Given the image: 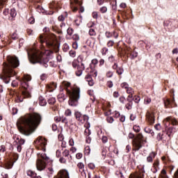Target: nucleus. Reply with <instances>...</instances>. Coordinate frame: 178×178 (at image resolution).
I'll return each mask as SVG.
<instances>
[{
	"label": "nucleus",
	"instance_id": "16",
	"mask_svg": "<svg viewBox=\"0 0 178 178\" xmlns=\"http://www.w3.org/2000/svg\"><path fill=\"white\" fill-rule=\"evenodd\" d=\"M145 172H137L135 175H131L129 178H144Z\"/></svg>",
	"mask_w": 178,
	"mask_h": 178
},
{
	"label": "nucleus",
	"instance_id": "61",
	"mask_svg": "<svg viewBox=\"0 0 178 178\" xmlns=\"http://www.w3.org/2000/svg\"><path fill=\"white\" fill-rule=\"evenodd\" d=\"M151 170L153 173H156V172H158V167H154L153 165V168L151 169Z\"/></svg>",
	"mask_w": 178,
	"mask_h": 178
},
{
	"label": "nucleus",
	"instance_id": "30",
	"mask_svg": "<svg viewBox=\"0 0 178 178\" xmlns=\"http://www.w3.org/2000/svg\"><path fill=\"white\" fill-rule=\"evenodd\" d=\"M127 94H130L129 95H133V94H134V90H133V88L128 87V88H127Z\"/></svg>",
	"mask_w": 178,
	"mask_h": 178
},
{
	"label": "nucleus",
	"instance_id": "42",
	"mask_svg": "<svg viewBox=\"0 0 178 178\" xmlns=\"http://www.w3.org/2000/svg\"><path fill=\"white\" fill-rule=\"evenodd\" d=\"M11 38L12 40H16L19 38V37L17 36V34L16 33H13L11 35Z\"/></svg>",
	"mask_w": 178,
	"mask_h": 178
},
{
	"label": "nucleus",
	"instance_id": "41",
	"mask_svg": "<svg viewBox=\"0 0 178 178\" xmlns=\"http://www.w3.org/2000/svg\"><path fill=\"white\" fill-rule=\"evenodd\" d=\"M63 156L67 157L70 155V152L68 149H65L64 152H63Z\"/></svg>",
	"mask_w": 178,
	"mask_h": 178
},
{
	"label": "nucleus",
	"instance_id": "3",
	"mask_svg": "<svg viewBox=\"0 0 178 178\" xmlns=\"http://www.w3.org/2000/svg\"><path fill=\"white\" fill-rule=\"evenodd\" d=\"M27 54L29 62L32 65L40 63V65H42L44 67H48L47 63L49 62V60L48 58H42V54H41L40 51L34 48L29 49L27 50Z\"/></svg>",
	"mask_w": 178,
	"mask_h": 178
},
{
	"label": "nucleus",
	"instance_id": "34",
	"mask_svg": "<svg viewBox=\"0 0 178 178\" xmlns=\"http://www.w3.org/2000/svg\"><path fill=\"white\" fill-rule=\"evenodd\" d=\"M133 129L134 131H136V133H140V130H141V129L140 128V126H137V125H134Z\"/></svg>",
	"mask_w": 178,
	"mask_h": 178
},
{
	"label": "nucleus",
	"instance_id": "9",
	"mask_svg": "<svg viewBox=\"0 0 178 178\" xmlns=\"http://www.w3.org/2000/svg\"><path fill=\"white\" fill-rule=\"evenodd\" d=\"M72 67H74V69H76V71L75 72L76 76L80 77V76L83 74V70H81V66L79 65V63L76 60H74L72 62Z\"/></svg>",
	"mask_w": 178,
	"mask_h": 178
},
{
	"label": "nucleus",
	"instance_id": "45",
	"mask_svg": "<svg viewBox=\"0 0 178 178\" xmlns=\"http://www.w3.org/2000/svg\"><path fill=\"white\" fill-rule=\"evenodd\" d=\"M29 23H30V24H34V23H35V19L33 17H31L29 19Z\"/></svg>",
	"mask_w": 178,
	"mask_h": 178
},
{
	"label": "nucleus",
	"instance_id": "58",
	"mask_svg": "<svg viewBox=\"0 0 178 178\" xmlns=\"http://www.w3.org/2000/svg\"><path fill=\"white\" fill-rule=\"evenodd\" d=\"M115 44V42L112 40H109L107 43L108 47H113V44Z\"/></svg>",
	"mask_w": 178,
	"mask_h": 178
},
{
	"label": "nucleus",
	"instance_id": "35",
	"mask_svg": "<svg viewBox=\"0 0 178 178\" xmlns=\"http://www.w3.org/2000/svg\"><path fill=\"white\" fill-rule=\"evenodd\" d=\"M83 60H84V57H83V56H79L76 59V61L78 62V63H81Z\"/></svg>",
	"mask_w": 178,
	"mask_h": 178
},
{
	"label": "nucleus",
	"instance_id": "33",
	"mask_svg": "<svg viewBox=\"0 0 178 178\" xmlns=\"http://www.w3.org/2000/svg\"><path fill=\"white\" fill-rule=\"evenodd\" d=\"M63 51L64 52H67V51H69V44L65 43V44H63Z\"/></svg>",
	"mask_w": 178,
	"mask_h": 178
},
{
	"label": "nucleus",
	"instance_id": "11",
	"mask_svg": "<svg viewBox=\"0 0 178 178\" xmlns=\"http://www.w3.org/2000/svg\"><path fill=\"white\" fill-rule=\"evenodd\" d=\"M57 178H70L69 177V172L66 170H61L58 173Z\"/></svg>",
	"mask_w": 178,
	"mask_h": 178
},
{
	"label": "nucleus",
	"instance_id": "48",
	"mask_svg": "<svg viewBox=\"0 0 178 178\" xmlns=\"http://www.w3.org/2000/svg\"><path fill=\"white\" fill-rule=\"evenodd\" d=\"M10 13V10L8 8H6L3 10V14L4 16H8Z\"/></svg>",
	"mask_w": 178,
	"mask_h": 178
},
{
	"label": "nucleus",
	"instance_id": "22",
	"mask_svg": "<svg viewBox=\"0 0 178 178\" xmlns=\"http://www.w3.org/2000/svg\"><path fill=\"white\" fill-rule=\"evenodd\" d=\"M47 102L49 105H54L55 102H56V99H55V97H50L48 99Z\"/></svg>",
	"mask_w": 178,
	"mask_h": 178
},
{
	"label": "nucleus",
	"instance_id": "43",
	"mask_svg": "<svg viewBox=\"0 0 178 178\" xmlns=\"http://www.w3.org/2000/svg\"><path fill=\"white\" fill-rule=\"evenodd\" d=\"M161 173H162V176H161V178H169L168 177V175H166V170H161Z\"/></svg>",
	"mask_w": 178,
	"mask_h": 178
},
{
	"label": "nucleus",
	"instance_id": "25",
	"mask_svg": "<svg viewBox=\"0 0 178 178\" xmlns=\"http://www.w3.org/2000/svg\"><path fill=\"white\" fill-rule=\"evenodd\" d=\"M156 140H158L159 141H162V140H163V132L159 133L157 134Z\"/></svg>",
	"mask_w": 178,
	"mask_h": 178
},
{
	"label": "nucleus",
	"instance_id": "47",
	"mask_svg": "<svg viewBox=\"0 0 178 178\" xmlns=\"http://www.w3.org/2000/svg\"><path fill=\"white\" fill-rule=\"evenodd\" d=\"M113 76V72L112 71H108L106 73V77H108L109 79H111V77H112Z\"/></svg>",
	"mask_w": 178,
	"mask_h": 178
},
{
	"label": "nucleus",
	"instance_id": "24",
	"mask_svg": "<svg viewBox=\"0 0 178 178\" xmlns=\"http://www.w3.org/2000/svg\"><path fill=\"white\" fill-rule=\"evenodd\" d=\"M173 130H175V128H173L172 127H168L167 129V134L169 137H170V134L173 133Z\"/></svg>",
	"mask_w": 178,
	"mask_h": 178
},
{
	"label": "nucleus",
	"instance_id": "27",
	"mask_svg": "<svg viewBox=\"0 0 178 178\" xmlns=\"http://www.w3.org/2000/svg\"><path fill=\"white\" fill-rule=\"evenodd\" d=\"M123 72H124V70H123V67H120L116 70V73H118L119 75L123 74Z\"/></svg>",
	"mask_w": 178,
	"mask_h": 178
},
{
	"label": "nucleus",
	"instance_id": "40",
	"mask_svg": "<svg viewBox=\"0 0 178 178\" xmlns=\"http://www.w3.org/2000/svg\"><path fill=\"white\" fill-rule=\"evenodd\" d=\"M23 44H24V39L21 38L19 40V47L22 48V47H23Z\"/></svg>",
	"mask_w": 178,
	"mask_h": 178
},
{
	"label": "nucleus",
	"instance_id": "14",
	"mask_svg": "<svg viewBox=\"0 0 178 178\" xmlns=\"http://www.w3.org/2000/svg\"><path fill=\"white\" fill-rule=\"evenodd\" d=\"M172 104H175V99L172 100H170L169 99L164 100V106L166 108H172Z\"/></svg>",
	"mask_w": 178,
	"mask_h": 178
},
{
	"label": "nucleus",
	"instance_id": "57",
	"mask_svg": "<svg viewBox=\"0 0 178 178\" xmlns=\"http://www.w3.org/2000/svg\"><path fill=\"white\" fill-rule=\"evenodd\" d=\"M70 56H72V58H74V56H76V52L74 51L71 50L70 51Z\"/></svg>",
	"mask_w": 178,
	"mask_h": 178
},
{
	"label": "nucleus",
	"instance_id": "17",
	"mask_svg": "<svg viewBox=\"0 0 178 178\" xmlns=\"http://www.w3.org/2000/svg\"><path fill=\"white\" fill-rule=\"evenodd\" d=\"M155 156H156V153H155L154 152H151L147 158V161L152 162V161H153L154 158H155Z\"/></svg>",
	"mask_w": 178,
	"mask_h": 178
},
{
	"label": "nucleus",
	"instance_id": "26",
	"mask_svg": "<svg viewBox=\"0 0 178 178\" xmlns=\"http://www.w3.org/2000/svg\"><path fill=\"white\" fill-rule=\"evenodd\" d=\"M145 132L147 133V134H151L152 136H154V131H152V129H149V128H145Z\"/></svg>",
	"mask_w": 178,
	"mask_h": 178
},
{
	"label": "nucleus",
	"instance_id": "13",
	"mask_svg": "<svg viewBox=\"0 0 178 178\" xmlns=\"http://www.w3.org/2000/svg\"><path fill=\"white\" fill-rule=\"evenodd\" d=\"M3 168L8 170L12 169V168H13V162H12V161L10 160H6L3 163Z\"/></svg>",
	"mask_w": 178,
	"mask_h": 178
},
{
	"label": "nucleus",
	"instance_id": "29",
	"mask_svg": "<svg viewBox=\"0 0 178 178\" xmlns=\"http://www.w3.org/2000/svg\"><path fill=\"white\" fill-rule=\"evenodd\" d=\"M126 108L128 111H130V109H131L133 108V103L131 102H129L125 105Z\"/></svg>",
	"mask_w": 178,
	"mask_h": 178
},
{
	"label": "nucleus",
	"instance_id": "38",
	"mask_svg": "<svg viewBox=\"0 0 178 178\" xmlns=\"http://www.w3.org/2000/svg\"><path fill=\"white\" fill-rule=\"evenodd\" d=\"M121 87H122V88L127 89V88H129V83H127V82H124V83H121Z\"/></svg>",
	"mask_w": 178,
	"mask_h": 178
},
{
	"label": "nucleus",
	"instance_id": "20",
	"mask_svg": "<svg viewBox=\"0 0 178 178\" xmlns=\"http://www.w3.org/2000/svg\"><path fill=\"white\" fill-rule=\"evenodd\" d=\"M74 116L76 119V120H78L79 122H81V118L83 116V114H81V113L79 112V111H75L74 113Z\"/></svg>",
	"mask_w": 178,
	"mask_h": 178
},
{
	"label": "nucleus",
	"instance_id": "6",
	"mask_svg": "<svg viewBox=\"0 0 178 178\" xmlns=\"http://www.w3.org/2000/svg\"><path fill=\"white\" fill-rule=\"evenodd\" d=\"M38 158L36 168L39 172H42V170H44L47 168V163L44 161L47 162V161H49V157L45 153H39L38 154Z\"/></svg>",
	"mask_w": 178,
	"mask_h": 178
},
{
	"label": "nucleus",
	"instance_id": "1",
	"mask_svg": "<svg viewBox=\"0 0 178 178\" xmlns=\"http://www.w3.org/2000/svg\"><path fill=\"white\" fill-rule=\"evenodd\" d=\"M42 122V116L38 113H32L22 117L17 122L19 131L24 136H30Z\"/></svg>",
	"mask_w": 178,
	"mask_h": 178
},
{
	"label": "nucleus",
	"instance_id": "52",
	"mask_svg": "<svg viewBox=\"0 0 178 178\" xmlns=\"http://www.w3.org/2000/svg\"><path fill=\"white\" fill-rule=\"evenodd\" d=\"M92 16L93 19H98V13L93 12L92 14Z\"/></svg>",
	"mask_w": 178,
	"mask_h": 178
},
{
	"label": "nucleus",
	"instance_id": "21",
	"mask_svg": "<svg viewBox=\"0 0 178 178\" xmlns=\"http://www.w3.org/2000/svg\"><path fill=\"white\" fill-rule=\"evenodd\" d=\"M129 56L131 59H136V58L138 56V53L136 51H133L132 52L129 53Z\"/></svg>",
	"mask_w": 178,
	"mask_h": 178
},
{
	"label": "nucleus",
	"instance_id": "62",
	"mask_svg": "<svg viewBox=\"0 0 178 178\" xmlns=\"http://www.w3.org/2000/svg\"><path fill=\"white\" fill-rule=\"evenodd\" d=\"M145 102L146 105L151 104V98L145 99Z\"/></svg>",
	"mask_w": 178,
	"mask_h": 178
},
{
	"label": "nucleus",
	"instance_id": "56",
	"mask_svg": "<svg viewBox=\"0 0 178 178\" xmlns=\"http://www.w3.org/2000/svg\"><path fill=\"white\" fill-rule=\"evenodd\" d=\"M18 110L16 108H13L12 109V115H17Z\"/></svg>",
	"mask_w": 178,
	"mask_h": 178
},
{
	"label": "nucleus",
	"instance_id": "46",
	"mask_svg": "<svg viewBox=\"0 0 178 178\" xmlns=\"http://www.w3.org/2000/svg\"><path fill=\"white\" fill-rule=\"evenodd\" d=\"M72 47L74 49H77V48H79V44L77 43L76 41L72 43Z\"/></svg>",
	"mask_w": 178,
	"mask_h": 178
},
{
	"label": "nucleus",
	"instance_id": "12",
	"mask_svg": "<svg viewBox=\"0 0 178 178\" xmlns=\"http://www.w3.org/2000/svg\"><path fill=\"white\" fill-rule=\"evenodd\" d=\"M40 44H45V45H52V42H50L47 40V38L44 35H40L39 38Z\"/></svg>",
	"mask_w": 178,
	"mask_h": 178
},
{
	"label": "nucleus",
	"instance_id": "7",
	"mask_svg": "<svg viewBox=\"0 0 178 178\" xmlns=\"http://www.w3.org/2000/svg\"><path fill=\"white\" fill-rule=\"evenodd\" d=\"M133 151H140L143 148V144H144V136L143 134H138L137 137L135 138L133 141Z\"/></svg>",
	"mask_w": 178,
	"mask_h": 178
},
{
	"label": "nucleus",
	"instance_id": "8",
	"mask_svg": "<svg viewBox=\"0 0 178 178\" xmlns=\"http://www.w3.org/2000/svg\"><path fill=\"white\" fill-rule=\"evenodd\" d=\"M34 144L40 147L43 152L47 151V149L45 148V147H47V139L42 138V136L38 137V138L34 141Z\"/></svg>",
	"mask_w": 178,
	"mask_h": 178
},
{
	"label": "nucleus",
	"instance_id": "60",
	"mask_svg": "<svg viewBox=\"0 0 178 178\" xmlns=\"http://www.w3.org/2000/svg\"><path fill=\"white\" fill-rule=\"evenodd\" d=\"M59 162H60V163H66V160H65V158L60 157V159H59Z\"/></svg>",
	"mask_w": 178,
	"mask_h": 178
},
{
	"label": "nucleus",
	"instance_id": "31",
	"mask_svg": "<svg viewBox=\"0 0 178 178\" xmlns=\"http://www.w3.org/2000/svg\"><path fill=\"white\" fill-rule=\"evenodd\" d=\"M58 99H62V101H65V99H66V97L65 96V95L63 93H61L58 95Z\"/></svg>",
	"mask_w": 178,
	"mask_h": 178
},
{
	"label": "nucleus",
	"instance_id": "23",
	"mask_svg": "<svg viewBox=\"0 0 178 178\" xmlns=\"http://www.w3.org/2000/svg\"><path fill=\"white\" fill-rule=\"evenodd\" d=\"M27 175L28 176H30V177H37V173L33 170H28Z\"/></svg>",
	"mask_w": 178,
	"mask_h": 178
},
{
	"label": "nucleus",
	"instance_id": "10",
	"mask_svg": "<svg viewBox=\"0 0 178 178\" xmlns=\"http://www.w3.org/2000/svg\"><path fill=\"white\" fill-rule=\"evenodd\" d=\"M146 119L149 124H154V123H155V115L154 112L147 111Z\"/></svg>",
	"mask_w": 178,
	"mask_h": 178
},
{
	"label": "nucleus",
	"instance_id": "28",
	"mask_svg": "<svg viewBox=\"0 0 178 178\" xmlns=\"http://www.w3.org/2000/svg\"><path fill=\"white\" fill-rule=\"evenodd\" d=\"M18 140V142L17 143V145H23L24 144V143H26V140H24V139H17Z\"/></svg>",
	"mask_w": 178,
	"mask_h": 178
},
{
	"label": "nucleus",
	"instance_id": "2",
	"mask_svg": "<svg viewBox=\"0 0 178 178\" xmlns=\"http://www.w3.org/2000/svg\"><path fill=\"white\" fill-rule=\"evenodd\" d=\"M7 60L8 63H3V73L0 74V79L3 80L6 84H9L10 78L16 76V72H15L14 69L19 67L20 62L17 57L10 56L7 57Z\"/></svg>",
	"mask_w": 178,
	"mask_h": 178
},
{
	"label": "nucleus",
	"instance_id": "51",
	"mask_svg": "<svg viewBox=\"0 0 178 178\" xmlns=\"http://www.w3.org/2000/svg\"><path fill=\"white\" fill-rule=\"evenodd\" d=\"M77 166L79 169H81L82 170L83 169H84V164L83 163H79Z\"/></svg>",
	"mask_w": 178,
	"mask_h": 178
},
{
	"label": "nucleus",
	"instance_id": "50",
	"mask_svg": "<svg viewBox=\"0 0 178 178\" xmlns=\"http://www.w3.org/2000/svg\"><path fill=\"white\" fill-rule=\"evenodd\" d=\"M89 34L90 35H95V30H94V29H90V30H89Z\"/></svg>",
	"mask_w": 178,
	"mask_h": 178
},
{
	"label": "nucleus",
	"instance_id": "4",
	"mask_svg": "<svg viewBox=\"0 0 178 178\" xmlns=\"http://www.w3.org/2000/svg\"><path fill=\"white\" fill-rule=\"evenodd\" d=\"M65 91L70 98L68 104L70 106L76 108L79 106V100L80 99V88L76 87L72 90L65 88Z\"/></svg>",
	"mask_w": 178,
	"mask_h": 178
},
{
	"label": "nucleus",
	"instance_id": "5",
	"mask_svg": "<svg viewBox=\"0 0 178 178\" xmlns=\"http://www.w3.org/2000/svg\"><path fill=\"white\" fill-rule=\"evenodd\" d=\"M31 80V78L27 77L26 78V81L22 84L24 87V90L22 92V95H18L16 99V102H23V100L24 98H31V93L29 90V81Z\"/></svg>",
	"mask_w": 178,
	"mask_h": 178
},
{
	"label": "nucleus",
	"instance_id": "49",
	"mask_svg": "<svg viewBox=\"0 0 178 178\" xmlns=\"http://www.w3.org/2000/svg\"><path fill=\"white\" fill-rule=\"evenodd\" d=\"M153 166L154 168H158L159 166V160L157 159L154 161V163H153Z\"/></svg>",
	"mask_w": 178,
	"mask_h": 178
},
{
	"label": "nucleus",
	"instance_id": "55",
	"mask_svg": "<svg viewBox=\"0 0 178 178\" xmlns=\"http://www.w3.org/2000/svg\"><path fill=\"white\" fill-rule=\"evenodd\" d=\"M67 33L69 35H72V34H73V29H70L69 28L67 30Z\"/></svg>",
	"mask_w": 178,
	"mask_h": 178
},
{
	"label": "nucleus",
	"instance_id": "53",
	"mask_svg": "<svg viewBox=\"0 0 178 178\" xmlns=\"http://www.w3.org/2000/svg\"><path fill=\"white\" fill-rule=\"evenodd\" d=\"M58 22H65V17L63 15H60L58 17Z\"/></svg>",
	"mask_w": 178,
	"mask_h": 178
},
{
	"label": "nucleus",
	"instance_id": "15",
	"mask_svg": "<svg viewBox=\"0 0 178 178\" xmlns=\"http://www.w3.org/2000/svg\"><path fill=\"white\" fill-rule=\"evenodd\" d=\"M167 122H169V123H171L172 126H176L178 124L177 120L176 118H172V117H168L166 118Z\"/></svg>",
	"mask_w": 178,
	"mask_h": 178
},
{
	"label": "nucleus",
	"instance_id": "64",
	"mask_svg": "<svg viewBox=\"0 0 178 178\" xmlns=\"http://www.w3.org/2000/svg\"><path fill=\"white\" fill-rule=\"evenodd\" d=\"M154 128H155L156 130H158V131L161 130V124H156V125L154 126Z\"/></svg>",
	"mask_w": 178,
	"mask_h": 178
},
{
	"label": "nucleus",
	"instance_id": "32",
	"mask_svg": "<svg viewBox=\"0 0 178 178\" xmlns=\"http://www.w3.org/2000/svg\"><path fill=\"white\" fill-rule=\"evenodd\" d=\"M127 102L133 103V101H134L133 95H129L127 97Z\"/></svg>",
	"mask_w": 178,
	"mask_h": 178
},
{
	"label": "nucleus",
	"instance_id": "63",
	"mask_svg": "<svg viewBox=\"0 0 178 178\" xmlns=\"http://www.w3.org/2000/svg\"><path fill=\"white\" fill-rule=\"evenodd\" d=\"M86 143H87V144H90L91 143V137H90L89 136H88L86 137Z\"/></svg>",
	"mask_w": 178,
	"mask_h": 178
},
{
	"label": "nucleus",
	"instance_id": "44",
	"mask_svg": "<svg viewBox=\"0 0 178 178\" xmlns=\"http://www.w3.org/2000/svg\"><path fill=\"white\" fill-rule=\"evenodd\" d=\"M65 116H72V111L70 109H67L65 113Z\"/></svg>",
	"mask_w": 178,
	"mask_h": 178
},
{
	"label": "nucleus",
	"instance_id": "59",
	"mask_svg": "<svg viewBox=\"0 0 178 178\" xmlns=\"http://www.w3.org/2000/svg\"><path fill=\"white\" fill-rule=\"evenodd\" d=\"M108 60L109 62H111V63L115 62V57L113 56H111L108 57Z\"/></svg>",
	"mask_w": 178,
	"mask_h": 178
},
{
	"label": "nucleus",
	"instance_id": "54",
	"mask_svg": "<svg viewBox=\"0 0 178 178\" xmlns=\"http://www.w3.org/2000/svg\"><path fill=\"white\" fill-rule=\"evenodd\" d=\"M119 99L121 104H124V101H126V98L123 96H121Z\"/></svg>",
	"mask_w": 178,
	"mask_h": 178
},
{
	"label": "nucleus",
	"instance_id": "19",
	"mask_svg": "<svg viewBox=\"0 0 178 178\" xmlns=\"http://www.w3.org/2000/svg\"><path fill=\"white\" fill-rule=\"evenodd\" d=\"M39 104L40 106H45L47 105V100L42 96L39 97Z\"/></svg>",
	"mask_w": 178,
	"mask_h": 178
},
{
	"label": "nucleus",
	"instance_id": "37",
	"mask_svg": "<svg viewBox=\"0 0 178 178\" xmlns=\"http://www.w3.org/2000/svg\"><path fill=\"white\" fill-rule=\"evenodd\" d=\"M140 99H141V98L140 97V96H135L134 97V102H136V104H138V102H140Z\"/></svg>",
	"mask_w": 178,
	"mask_h": 178
},
{
	"label": "nucleus",
	"instance_id": "36",
	"mask_svg": "<svg viewBox=\"0 0 178 178\" xmlns=\"http://www.w3.org/2000/svg\"><path fill=\"white\" fill-rule=\"evenodd\" d=\"M108 8L106 6H103L100 8L101 13H106Z\"/></svg>",
	"mask_w": 178,
	"mask_h": 178
},
{
	"label": "nucleus",
	"instance_id": "18",
	"mask_svg": "<svg viewBox=\"0 0 178 178\" xmlns=\"http://www.w3.org/2000/svg\"><path fill=\"white\" fill-rule=\"evenodd\" d=\"M9 15H10V17H12V18H11V20H13V18L16 17V15H17V13L16 12V9H15V8H11V9L10 10Z\"/></svg>",
	"mask_w": 178,
	"mask_h": 178
},
{
	"label": "nucleus",
	"instance_id": "39",
	"mask_svg": "<svg viewBox=\"0 0 178 178\" xmlns=\"http://www.w3.org/2000/svg\"><path fill=\"white\" fill-rule=\"evenodd\" d=\"M106 120L108 123H113L115 120H113V117L111 116V117H107Z\"/></svg>",
	"mask_w": 178,
	"mask_h": 178
}]
</instances>
